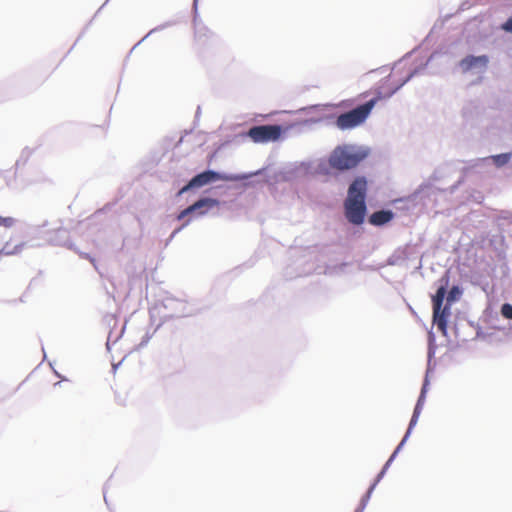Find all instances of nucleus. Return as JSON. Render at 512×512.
I'll list each match as a JSON object with an SVG mask.
<instances>
[{
    "mask_svg": "<svg viewBox=\"0 0 512 512\" xmlns=\"http://www.w3.org/2000/svg\"><path fill=\"white\" fill-rule=\"evenodd\" d=\"M108 2H109V0H105V3H108Z\"/></svg>",
    "mask_w": 512,
    "mask_h": 512,
    "instance_id": "obj_51",
    "label": "nucleus"
},
{
    "mask_svg": "<svg viewBox=\"0 0 512 512\" xmlns=\"http://www.w3.org/2000/svg\"><path fill=\"white\" fill-rule=\"evenodd\" d=\"M441 179V168H437L434 170L433 174L430 177V181L421 184L411 195L410 199L412 201H422L424 206H427L430 201H434L437 197V194L443 192L444 190L435 187L431 181H438Z\"/></svg>",
    "mask_w": 512,
    "mask_h": 512,
    "instance_id": "obj_8",
    "label": "nucleus"
},
{
    "mask_svg": "<svg viewBox=\"0 0 512 512\" xmlns=\"http://www.w3.org/2000/svg\"><path fill=\"white\" fill-rule=\"evenodd\" d=\"M149 313L151 318H154L156 313H158L162 320H166L173 317L193 316L198 313V309L186 300L167 296L161 300L160 305H155L151 308Z\"/></svg>",
    "mask_w": 512,
    "mask_h": 512,
    "instance_id": "obj_5",
    "label": "nucleus"
},
{
    "mask_svg": "<svg viewBox=\"0 0 512 512\" xmlns=\"http://www.w3.org/2000/svg\"><path fill=\"white\" fill-rule=\"evenodd\" d=\"M450 282L449 271L444 274L437 281L436 292L432 295V322L444 336H447L448 319L451 315V306L457 302L462 294L463 288L460 285H453L448 291Z\"/></svg>",
    "mask_w": 512,
    "mask_h": 512,
    "instance_id": "obj_1",
    "label": "nucleus"
},
{
    "mask_svg": "<svg viewBox=\"0 0 512 512\" xmlns=\"http://www.w3.org/2000/svg\"><path fill=\"white\" fill-rule=\"evenodd\" d=\"M410 436L404 434L402 440L400 441V443L396 446L395 450L393 451V453L390 455V456H394V459L397 457L398 453L403 449L405 443L407 442V440L409 439Z\"/></svg>",
    "mask_w": 512,
    "mask_h": 512,
    "instance_id": "obj_28",
    "label": "nucleus"
},
{
    "mask_svg": "<svg viewBox=\"0 0 512 512\" xmlns=\"http://www.w3.org/2000/svg\"><path fill=\"white\" fill-rule=\"evenodd\" d=\"M374 489H375V484H371L370 487L368 488V490L366 491V493L362 496L360 503H359L360 505H363L364 507L367 506Z\"/></svg>",
    "mask_w": 512,
    "mask_h": 512,
    "instance_id": "obj_25",
    "label": "nucleus"
},
{
    "mask_svg": "<svg viewBox=\"0 0 512 512\" xmlns=\"http://www.w3.org/2000/svg\"><path fill=\"white\" fill-rule=\"evenodd\" d=\"M108 2H109V0H105V3H108Z\"/></svg>",
    "mask_w": 512,
    "mask_h": 512,
    "instance_id": "obj_52",
    "label": "nucleus"
},
{
    "mask_svg": "<svg viewBox=\"0 0 512 512\" xmlns=\"http://www.w3.org/2000/svg\"><path fill=\"white\" fill-rule=\"evenodd\" d=\"M490 158L496 167H502L510 161L511 153H500L492 155Z\"/></svg>",
    "mask_w": 512,
    "mask_h": 512,
    "instance_id": "obj_21",
    "label": "nucleus"
},
{
    "mask_svg": "<svg viewBox=\"0 0 512 512\" xmlns=\"http://www.w3.org/2000/svg\"><path fill=\"white\" fill-rule=\"evenodd\" d=\"M366 197L367 179L364 176H357L348 187L346 199L366 202Z\"/></svg>",
    "mask_w": 512,
    "mask_h": 512,
    "instance_id": "obj_11",
    "label": "nucleus"
},
{
    "mask_svg": "<svg viewBox=\"0 0 512 512\" xmlns=\"http://www.w3.org/2000/svg\"><path fill=\"white\" fill-rule=\"evenodd\" d=\"M195 207L198 208V216H205L214 208H218L221 202L211 196H200L195 202Z\"/></svg>",
    "mask_w": 512,
    "mask_h": 512,
    "instance_id": "obj_13",
    "label": "nucleus"
},
{
    "mask_svg": "<svg viewBox=\"0 0 512 512\" xmlns=\"http://www.w3.org/2000/svg\"><path fill=\"white\" fill-rule=\"evenodd\" d=\"M385 474V470H380L372 484H375L376 487L377 484L381 481V479L385 476Z\"/></svg>",
    "mask_w": 512,
    "mask_h": 512,
    "instance_id": "obj_34",
    "label": "nucleus"
},
{
    "mask_svg": "<svg viewBox=\"0 0 512 512\" xmlns=\"http://www.w3.org/2000/svg\"><path fill=\"white\" fill-rule=\"evenodd\" d=\"M149 340H150V335L148 333H146L145 336L143 337L142 341L140 342L139 347H144L145 345H147Z\"/></svg>",
    "mask_w": 512,
    "mask_h": 512,
    "instance_id": "obj_38",
    "label": "nucleus"
},
{
    "mask_svg": "<svg viewBox=\"0 0 512 512\" xmlns=\"http://www.w3.org/2000/svg\"><path fill=\"white\" fill-rule=\"evenodd\" d=\"M366 507H364L363 505H358V507L355 509L354 512H364Z\"/></svg>",
    "mask_w": 512,
    "mask_h": 512,
    "instance_id": "obj_43",
    "label": "nucleus"
},
{
    "mask_svg": "<svg viewBox=\"0 0 512 512\" xmlns=\"http://www.w3.org/2000/svg\"><path fill=\"white\" fill-rule=\"evenodd\" d=\"M387 93L386 94H383L380 90L376 92L375 96L373 98H371L370 100L362 103L363 105H368L369 107V113L371 114L373 108L375 107V105L382 99H388L386 97Z\"/></svg>",
    "mask_w": 512,
    "mask_h": 512,
    "instance_id": "obj_22",
    "label": "nucleus"
},
{
    "mask_svg": "<svg viewBox=\"0 0 512 512\" xmlns=\"http://www.w3.org/2000/svg\"><path fill=\"white\" fill-rule=\"evenodd\" d=\"M461 182H462V178L459 179L455 184L450 186V188H449L450 194H453L458 189V187L461 184Z\"/></svg>",
    "mask_w": 512,
    "mask_h": 512,
    "instance_id": "obj_37",
    "label": "nucleus"
},
{
    "mask_svg": "<svg viewBox=\"0 0 512 512\" xmlns=\"http://www.w3.org/2000/svg\"><path fill=\"white\" fill-rule=\"evenodd\" d=\"M501 315L509 320H512V304L504 303L501 306Z\"/></svg>",
    "mask_w": 512,
    "mask_h": 512,
    "instance_id": "obj_26",
    "label": "nucleus"
},
{
    "mask_svg": "<svg viewBox=\"0 0 512 512\" xmlns=\"http://www.w3.org/2000/svg\"><path fill=\"white\" fill-rule=\"evenodd\" d=\"M328 118L329 117H327V116H322V117H317V118H309V119L302 120L297 124L300 126H303V127H311L312 125L321 123Z\"/></svg>",
    "mask_w": 512,
    "mask_h": 512,
    "instance_id": "obj_24",
    "label": "nucleus"
},
{
    "mask_svg": "<svg viewBox=\"0 0 512 512\" xmlns=\"http://www.w3.org/2000/svg\"><path fill=\"white\" fill-rule=\"evenodd\" d=\"M264 170L265 169H258L256 171L249 173L229 174L207 168L201 172L196 173L193 177H191V179H189L187 183L178 190V192L176 193V197H180L185 193L201 189L207 185L213 184L218 181L248 180L254 177V175L261 174Z\"/></svg>",
    "mask_w": 512,
    "mask_h": 512,
    "instance_id": "obj_2",
    "label": "nucleus"
},
{
    "mask_svg": "<svg viewBox=\"0 0 512 512\" xmlns=\"http://www.w3.org/2000/svg\"><path fill=\"white\" fill-rule=\"evenodd\" d=\"M394 218V212L390 209H382L373 212L369 218L368 222L376 227H382L392 221Z\"/></svg>",
    "mask_w": 512,
    "mask_h": 512,
    "instance_id": "obj_15",
    "label": "nucleus"
},
{
    "mask_svg": "<svg viewBox=\"0 0 512 512\" xmlns=\"http://www.w3.org/2000/svg\"><path fill=\"white\" fill-rule=\"evenodd\" d=\"M293 126L283 127L280 124L253 125L246 132L254 143H269L280 140Z\"/></svg>",
    "mask_w": 512,
    "mask_h": 512,
    "instance_id": "obj_6",
    "label": "nucleus"
},
{
    "mask_svg": "<svg viewBox=\"0 0 512 512\" xmlns=\"http://www.w3.org/2000/svg\"><path fill=\"white\" fill-rule=\"evenodd\" d=\"M368 105L359 104L356 107L339 114L335 119V126L342 130L354 129L362 125L369 117Z\"/></svg>",
    "mask_w": 512,
    "mask_h": 512,
    "instance_id": "obj_7",
    "label": "nucleus"
},
{
    "mask_svg": "<svg viewBox=\"0 0 512 512\" xmlns=\"http://www.w3.org/2000/svg\"><path fill=\"white\" fill-rule=\"evenodd\" d=\"M82 257L89 259L91 262H94V259L89 254H82Z\"/></svg>",
    "mask_w": 512,
    "mask_h": 512,
    "instance_id": "obj_45",
    "label": "nucleus"
},
{
    "mask_svg": "<svg viewBox=\"0 0 512 512\" xmlns=\"http://www.w3.org/2000/svg\"><path fill=\"white\" fill-rule=\"evenodd\" d=\"M319 108H320V105H311V106L303 107V108L299 109V112H306V111H310V110H318Z\"/></svg>",
    "mask_w": 512,
    "mask_h": 512,
    "instance_id": "obj_36",
    "label": "nucleus"
},
{
    "mask_svg": "<svg viewBox=\"0 0 512 512\" xmlns=\"http://www.w3.org/2000/svg\"><path fill=\"white\" fill-rule=\"evenodd\" d=\"M394 456H390L388 458V460L386 461V463L383 465L382 469L381 470H385V473L387 472V470L389 469V467L391 466V464L393 463L394 461Z\"/></svg>",
    "mask_w": 512,
    "mask_h": 512,
    "instance_id": "obj_33",
    "label": "nucleus"
},
{
    "mask_svg": "<svg viewBox=\"0 0 512 512\" xmlns=\"http://www.w3.org/2000/svg\"><path fill=\"white\" fill-rule=\"evenodd\" d=\"M174 24H175V22H174V21H167V22H165V23H163V24H161V25L156 26L155 28L151 29V30H150V31H149V32H148V33H147V34H146V35H145V36H144V37H143V38H142V39L137 43V45H138V44H140L141 42H143V41H144L146 38H148L151 34H153V33H155V32H158V31H162V30H164V29H166V28H168V27L173 26Z\"/></svg>",
    "mask_w": 512,
    "mask_h": 512,
    "instance_id": "obj_23",
    "label": "nucleus"
},
{
    "mask_svg": "<svg viewBox=\"0 0 512 512\" xmlns=\"http://www.w3.org/2000/svg\"><path fill=\"white\" fill-rule=\"evenodd\" d=\"M408 259V254L405 249H397L395 250L388 258L387 265L389 266H403Z\"/></svg>",
    "mask_w": 512,
    "mask_h": 512,
    "instance_id": "obj_16",
    "label": "nucleus"
},
{
    "mask_svg": "<svg viewBox=\"0 0 512 512\" xmlns=\"http://www.w3.org/2000/svg\"><path fill=\"white\" fill-rule=\"evenodd\" d=\"M42 350H44V349L42 348ZM43 356H44V358L46 357V353H45V351H43Z\"/></svg>",
    "mask_w": 512,
    "mask_h": 512,
    "instance_id": "obj_50",
    "label": "nucleus"
},
{
    "mask_svg": "<svg viewBox=\"0 0 512 512\" xmlns=\"http://www.w3.org/2000/svg\"><path fill=\"white\" fill-rule=\"evenodd\" d=\"M394 456H390L388 458V460L386 461V463L383 465L382 469L381 470H385V473L387 472V470L389 469V467L391 466V464L393 463L394 461Z\"/></svg>",
    "mask_w": 512,
    "mask_h": 512,
    "instance_id": "obj_32",
    "label": "nucleus"
},
{
    "mask_svg": "<svg viewBox=\"0 0 512 512\" xmlns=\"http://www.w3.org/2000/svg\"><path fill=\"white\" fill-rule=\"evenodd\" d=\"M433 55H431L425 63L421 64L418 67H415L413 70L409 72V74L399 82L397 86L392 88L390 91L387 92L386 97L391 98L395 93H397L405 84H407L412 78L420 74L422 71H424L427 66L429 65L430 61L432 60Z\"/></svg>",
    "mask_w": 512,
    "mask_h": 512,
    "instance_id": "obj_14",
    "label": "nucleus"
},
{
    "mask_svg": "<svg viewBox=\"0 0 512 512\" xmlns=\"http://www.w3.org/2000/svg\"><path fill=\"white\" fill-rule=\"evenodd\" d=\"M198 208L195 207V204L192 203L191 205L187 206L183 210H181L177 215V220L181 221L185 219L186 217H196L198 218Z\"/></svg>",
    "mask_w": 512,
    "mask_h": 512,
    "instance_id": "obj_18",
    "label": "nucleus"
},
{
    "mask_svg": "<svg viewBox=\"0 0 512 512\" xmlns=\"http://www.w3.org/2000/svg\"><path fill=\"white\" fill-rule=\"evenodd\" d=\"M319 171L327 173V168L325 167V164H319Z\"/></svg>",
    "mask_w": 512,
    "mask_h": 512,
    "instance_id": "obj_42",
    "label": "nucleus"
},
{
    "mask_svg": "<svg viewBox=\"0 0 512 512\" xmlns=\"http://www.w3.org/2000/svg\"><path fill=\"white\" fill-rule=\"evenodd\" d=\"M15 222H16V219L13 217H2L0 226L10 228L15 224Z\"/></svg>",
    "mask_w": 512,
    "mask_h": 512,
    "instance_id": "obj_30",
    "label": "nucleus"
},
{
    "mask_svg": "<svg viewBox=\"0 0 512 512\" xmlns=\"http://www.w3.org/2000/svg\"><path fill=\"white\" fill-rule=\"evenodd\" d=\"M104 501H105L106 505H108V500L106 498V492L105 491H104Z\"/></svg>",
    "mask_w": 512,
    "mask_h": 512,
    "instance_id": "obj_47",
    "label": "nucleus"
},
{
    "mask_svg": "<svg viewBox=\"0 0 512 512\" xmlns=\"http://www.w3.org/2000/svg\"><path fill=\"white\" fill-rule=\"evenodd\" d=\"M427 338H428V351H427L428 364H427V371H426V375H425L423 383H422L420 394H419L417 402H416V403H420L423 406H424V403H425V400H426V394H427V391H428V387L430 385L429 372L431 370V361L434 358L435 353H436V349H437L436 336H435L434 332L432 331V329L430 331H428Z\"/></svg>",
    "mask_w": 512,
    "mask_h": 512,
    "instance_id": "obj_10",
    "label": "nucleus"
},
{
    "mask_svg": "<svg viewBox=\"0 0 512 512\" xmlns=\"http://www.w3.org/2000/svg\"><path fill=\"white\" fill-rule=\"evenodd\" d=\"M32 154L33 149H31L30 147H24L21 151L19 158L16 160V169L19 168L20 166H24L28 162Z\"/></svg>",
    "mask_w": 512,
    "mask_h": 512,
    "instance_id": "obj_20",
    "label": "nucleus"
},
{
    "mask_svg": "<svg viewBox=\"0 0 512 512\" xmlns=\"http://www.w3.org/2000/svg\"><path fill=\"white\" fill-rule=\"evenodd\" d=\"M481 332L480 331H477V337H480L481 336Z\"/></svg>",
    "mask_w": 512,
    "mask_h": 512,
    "instance_id": "obj_49",
    "label": "nucleus"
},
{
    "mask_svg": "<svg viewBox=\"0 0 512 512\" xmlns=\"http://www.w3.org/2000/svg\"><path fill=\"white\" fill-rule=\"evenodd\" d=\"M470 112L471 111L469 108H467V107L463 108L462 114H463V117H464L466 123H468V117H469Z\"/></svg>",
    "mask_w": 512,
    "mask_h": 512,
    "instance_id": "obj_39",
    "label": "nucleus"
},
{
    "mask_svg": "<svg viewBox=\"0 0 512 512\" xmlns=\"http://www.w3.org/2000/svg\"><path fill=\"white\" fill-rule=\"evenodd\" d=\"M262 169L265 170L257 176H262V181L268 185H274L280 182H293L312 174L311 162L288 164L278 171L273 172H271L268 167H263Z\"/></svg>",
    "mask_w": 512,
    "mask_h": 512,
    "instance_id": "obj_4",
    "label": "nucleus"
},
{
    "mask_svg": "<svg viewBox=\"0 0 512 512\" xmlns=\"http://www.w3.org/2000/svg\"><path fill=\"white\" fill-rule=\"evenodd\" d=\"M197 3L198 0H193V10H194V23H196L198 12H197Z\"/></svg>",
    "mask_w": 512,
    "mask_h": 512,
    "instance_id": "obj_40",
    "label": "nucleus"
},
{
    "mask_svg": "<svg viewBox=\"0 0 512 512\" xmlns=\"http://www.w3.org/2000/svg\"><path fill=\"white\" fill-rule=\"evenodd\" d=\"M199 112H200V107L198 106V107H197L196 115H198V114H199Z\"/></svg>",
    "mask_w": 512,
    "mask_h": 512,
    "instance_id": "obj_48",
    "label": "nucleus"
},
{
    "mask_svg": "<svg viewBox=\"0 0 512 512\" xmlns=\"http://www.w3.org/2000/svg\"><path fill=\"white\" fill-rule=\"evenodd\" d=\"M68 238L69 235L66 229H58L52 241L57 245H67L70 249H74V245L68 242Z\"/></svg>",
    "mask_w": 512,
    "mask_h": 512,
    "instance_id": "obj_17",
    "label": "nucleus"
},
{
    "mask_svg": "<svg viewBox=\"0 0 512 512\" xmlns=\"http://www.w3.org/2000/svg\"><path fill=\"white\" fill-rule=\"evenodd\" d=\"M111 338H112V332L110 331V333L108 335V338H107V342H106V347H107L108 350H110Z\"/></svg>",
    "mask_w": 512,
    "mask_h": 512,
    "instance_id": "obj_41",
    "label": "nucleus"
},
{
    "mask_svg": "<svg viewBox=\"0 0 512 512\" xmlns=\"http://www.w3.org/2000/svg\"><path fill=\"white\" fill-rule=\"evenodd\" d=\"M501 29L507 33L512 34V15L509 16L506 21L501 24Z\"/></svg>",
    "mask_w": 512,
    "mask_h": 512,
    "instance_id": "obj_29",
    "label": "nucleus"
},
{
    "mask_svg": "<svg viewBox=\"0 0 512 512\" xmlns=\"http://www.w3.org/2000/svg\"><path fill=\"white\" fill-rule=\"evenodd\" d=\"M367 213L366 202L352 201L345 199L344 201V216L346 220L354 225L360 226L364 223Z\"/></svg>",
    "mask_w": 512,
    "mask_h": 512,
    "instance_id": "obj_9",
    "label": "nucleus"
},
{
    "mask_svg": "<svg viewBox=\"0 0 512 512\" xmlns=\"http://www.w3.org/2000/svg\"><path fill=\"white\" fill-rule=\"evenodd\" d=\"M220 187H215V188H212L210 189L209 191L212 192L213 194H216L217 190L219 189Z\"/></svg>",
    "mask_w": 512,
    "mask_h": 512,
    "instance_id": "obj_46",
    "label": "nucleus"
},
{
    "mask_svg": "<svg viewBox=\"0 0 512 512\" xmlns=\"http://www.w3.org/2000/svg\"><path fill=\"white\" fill-rule=\"evenodd\" d=\"M371 154V148L366 145L342 144L331 152L328 163L332 169L347 171L356 168Z\"/></svg>",
    "mask_w": 512,
    "mask_h": 512,
    "instance_id": "obj_3",
    "label": "nucleus"
},
{
    "mask_svg": "<svg viewBox=\"0 0 512 512\" xmlns=\"http://www.w3.org/2000/svg\"><path fill=\"white\" fill-rule=\"evenodd\" d=\"M191 221V218L187 219L180 227H178L177 229H175L171 236H170V239L174 238L176 236V234H178L184 227H186Z\"/></svg>",
    "mask_w": 512,
    "mask_h": 512,
    "instance_id": "obj_31",
    "label": "nucleus"
},
{
    "mask_svg": "<svg viewBox=\"0 0 512 512\" xmlns=\"http://www.w3.org/2000/svg\"><path fill=\"white\" fill-rule=\"evenodd\" d=\"M24 243H20L15 245L14 247H11L10 244L7 242L5 245L0 249V256H10V255H16L20 253L24 247Z\"/></svg>",
    "mask_w": 512,
    "mask_h": 512,
    "instance_id": "obj_19",
    "label": "nucleus"
},
{
    "mask_svg": "<svg viewBox=\"0 0 512 512\" xmlns=\"http://www.w3.org/2000/svg\"><path fill=\"white\" fill-rule=\"evenodd\" d=\"M419 417L420 416H418V415L412 414L411 419H410L409 424H408V427H407V430L405 432L406 435H408V436L411 435L414 427L416 426V424H417V422L419 420Z\"/></svg>",
    "mask_w": 512,
    "mask_h": 512,
    "instance_id": "obj_27",
    "label": "nucleus"
},
{
    "mask_svg": "<svg viewBox=\"0 0 512 512\" xmlns=\"http://www.w3.org/2000/svg\"><path fill=\"white\" fill-rule=\"evenodd\" d=\"M422 409H423V405H421L420 403H416L412 414L420 416Z\"/></svg>",
    "mask_w": 512,
    "mask_h": 512,
    "instance_id": "obj_35",
    "label": "nucleus"
},
{
    "mask_svg": "<svg viewBox=\"0 0 512 512\" xmlns=\"http://www.w3.org/2000/svg\"><path fill=\"white\" fill-rule=\"evenodd\" d=\"M124 329H125V325L123 326V328H122V330H121L120 334H119L118 336H116V338L114 339V342H117V341L121 338V336H122V334H123V332H124Z\"/></svg>",
    "mask_w": 512,
    "mask_h": 512,
    "instance_id": "obj_44",
    "label": "nucleus"
},
{
    "mask_svg": "<svg viewBox=\"0 0 512 512\" xmlns=\"http://www.w3.org/2000/svg\"><path fill=\"white\" fill-rule=\"evenodd\" d=\"M489 63V57L487 55H467L460 62L459 66L464 72L471 71L473 69H486Z\"/></svg>",
    "mask_w": 512,
    "mask_h": 512,
    "instance_id": "obj_12",
    "label": "nucleus"
}]
</instances>
